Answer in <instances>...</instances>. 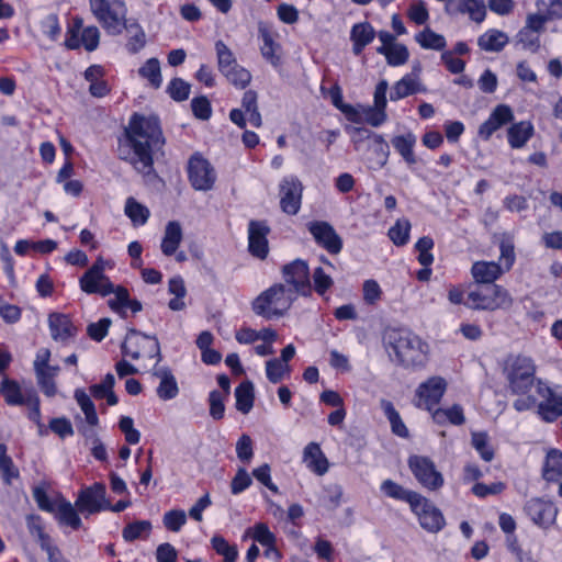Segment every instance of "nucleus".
<instances>
[{"label": "nucleus", "instance_id": "obj_1", "mask_svg": "<svg viewBox=\"0 0 562 562\" xmlns=\"http://www.w3.org/2000/svg\"><path fill=\"white\" fill-rule=\"evenodd\" d=\"M165 142L158 116L133 113L119 138L117 155L131 164L146 183H153L159 180L154 154L162 149Z\"/></svg>", "mask_w": 562, "mask_h": 562}, {"label": "nucleus", "instance_id": "obj_2", "mask_svg": "<svg viewBox=\"0 0 562 562\" xmlns=\"http://www.w3.org/2000/svg\"><path fill=\"white\" fill-rule=\"evenodd\" d=\"M382 340L390 359L398 366L417 368L427 361V342L409 329L386 328Z\"/></svg>", "mask_w": 562, "mask_h": 562}, {"label": "nucleus", "instance_id": "obj_3", "mask_svg": "<svg viewBox=\"0 0 562 562\" xmlns=\"http://www.w3.org/2000/svg\"><path fill=\"white\" fill-rule=\"evenodd\" d=\"M296 300L295 291L285 284L276 283L261 292L252 302L256 315L266 319L283 316Z\"/></svg>", "mask_w": 562, "mask_h": 562}, {"label": "nucleus", "instance_id": "obj_4", "mask_svg": "<svg viewBox=\"0 0 562 562\" xmlns=\"http://www.w3.org/2000/svg\"><path fill=\"white\" fill-rule=\"evenodd\" d=\"M92 14L109 35H120L127 26V8L122 0H89Z\"/></svg>", "mask_w": 562, "mask_h": 562}, {"label": "nucleus", "instance_id": "obj_5", "mask_svg": "<svg viewBox=\"0 0 562 562\" xmlns=\"http://www.w3.org/2000/svg\"><path fill=\"white\" fill-rule=\"evenodd\" d=\"M514 299L509 292L501 285L494 284L491 288H476L471 290L464 300V304L473 310H509Z\"/></svg>", "mask_w": 562, "mask_h": 562}, {"label": "nucleus", "instance_id": "obj_6", "mask_svg": "<svg viewBox=\"0 0 562 562\" xmlns=\"http://www.w3.org/2000/svg\"><path fill=\"white\" fill-rule=\"evenodd\" d=\"M536 366L531 358L516 356L508 360L505 374L509 390L514 394H526L535 381Z\"/></svg>", "mask_w": 562, "mask_h": 562}, {"label": "nucleus", "instance_id": "obj_7", "mask_svg": "<svg viewBox=\"0 0 562 562\" xmlns=\"http://www.w3.org/2000/svg\"><path fill=\"white\" fill-rule=\"evenodd\" d=\"M106 268L112 269L113 262L99 257L79 279L81 291L87 294H100L101 296L112 294L114 284L104 274Z\"/></svg>", "mask_w": 562, "mask_h": 562}, {"label": "nucleus", "instance_id": "obj_8", "mask_svg": "<svg viewBox=\"0 0 562 562\" xmlns=\"http://www.w3.org/2000/svg\"><path fill=\"white\" fill-rule=\"evenodd\" d=\"M220 72L235 87L245 88L251 80L250 72L239 66L231 48L223 42L215 43Z\"/></svg>", "mask_w": 562, "mask_h": 562}, {"label": "nucleus", "instance_id": "obj_9", "mask_svg": "<svg viewBox=\"0 0 562 562\" xmlns=\"http://www.w3.org/2000/svg\"><path fill=\"white\" fill-rule=\"evenodd\" d=\"M515 261L514 247L502 244L499 262L477 261L473 263L471 272L479 283H492L505 271H508Z\"/></svg>", "mask_w": 562, "mask_h": 562}, {"label": "nucleus", "instance_id": "obj_10", "mask_svg": "<svg viewBox=\"0 0 562 562\" xmlns=\"http://www.w3.org/2000/svg\"><path fill=\"white\" fill-rule=\"evenodd\" d=\"M407 464L417 482L428 491H437L443 485V476L430 458L413 454Z\"/></svg>", "mask_w": 562, "mask_h": 562}, {"label": "nucleus", "instance_id": "obj_11", "mask_svg": "<svg viewBox=\"0 0 562 562\" xmlns=\"http://www.w3.org/2000/svg\"><path fill=\"white\" fill-rule=\"evenodd\" d=\"M409 507L416 515L420 527L426 531L436 533L445 527L446 521L441 510L422 494L412 502Z\"/></svg>", "mask_w": 562, "mask_h": 562}, {"label": "nucleus", "instance_id": "obj_12", "mask_svg": "<svg viewBox=\"0 0 562 562\" xmlns=\"http://www.w3.org/2000/svg\"><path fill=\"white\" fill-rule=\"evenodd\" d=\"M282 277L286 284L291 285V289L295 291V295H311L312 285L307 261L297 258L284 265L282 268Z\"/></svg>", "mask_w": 562, "mask_h": 562}, {"label": "nucleus", "instance_id": "obj_13", "mask_svg": "<svg viewBox=\"0 0 562 562\" xmlns=\"http://www.w3.org/2000/svg\"><path fill=\"white\" fill-rule=\"evenodd\" d=\"M75 506L78 512L87 515L103 512L109 507L106 487L103 483L95 482L80 491Z\"/></svg>", "mask_w": 562, "mask_h": 562}, {"label": "nucleus", "instance_id": "obj_14", "mask_svg": "<svg viewBox=\"0 0 562 562\" xmlns=\"http://www.w3.org/2000/svg\"><path fill=\"white\" fill-rule=\"evenodd\" d=\"M188 177L191 186L198 191L213 188L216 176L211 164L201 155H193L188 164Z\"/></svg>", "mask_w": 562, "mask_h": 562}, {"label": "nucleus", "instance_id": "obj_15", "mask_svg": "<svg viewBox=\"0 0 562 562\" xmlns=\"http://www.w3.org/2000/svg\"><path fill=\"white\" fill-rule=\"evenodd\" d=\"M279 191L282 212L296 215L302 204V182L295 176H286L280 181Z\"/></svg>", "mask_w": 562, "mask_h": 562}, {"label": "nucleus", "instance_id": "obj_16", "mask_svg": "<svg viewBox=\"0 0 562 562\" xmlns=\"http://www.w3.org/2000/svg\"><path fill=\"white\" fill-rule=\"evenodd\" d=\"M307 229L315 243L330 255L341 251L344 243L331 224L325 221H313L307 224Z\"/></svg>", "mask_w": 562, "mask_h": 562}, {"label": "nucleus", "instance_id": "obj_17", "mask_svg": "<svg viewBox=\"0 0 562 562\" xmlns=\"http://www.w3.org/2000/svg\"><path fill=\"white\" fill-rule=\"evenodd\" d=\"M447 389L445 379L431 376L419 384L416 390L415 405L429 412L437 406Z\"/></svg>", "mask_w": 562, "mask_h": 562}, {"label": "nucleus", "instance_id": "obj_18", "mask_svg": "<svg viewBox=\"0 0 562 562\" xmlns=\"http://www.w3.org/2000/svg\"><path fill=\"white\" fill-rule=\"evenodd\" d=\"M270 227L265 221H250L248 224V250L258 259H266L269 254L268 235Z\"/></svg>", "mask_w": 562, "mask_h": 562}, {"label": "nucleus", "instance_id": "obj_19", "mask_svg": "<svg viewBox=\"0 0 562 562\" xmlns=\"http://www.w3.org/2000/svg\"><path fill=\"white\" fill-rule=\"evenodd\" d=\"M537 392L543 397L538 405V414L546 422H553L562 415V395L554 393L548 385L539 381Z\"/></svg>", "mask_w": 562, "mask_h": 562}, {"label": "nucleus", "instance_id": "obj_20", "mask_svg": "<svg viewBox=\"0 0 562 562\" xmlns=\"http://www.w3.org/2000/svg\"><path fill=\"white\" fill-rule=\"evenodd\" d=\"M525 510L537 526L548 529L555 522L558 509L541 498H531L525 505Z\"/></svg>", "mask_w": 562, "mask_h": 562}, {"label": "nucleus", "instance_id": "obj_21", "mask_svg": "<svg viewBox=\"0 0 562 562\" xmlns=\"http://www.w3.org/2000/svg\"><path fill=\"white\" fill-rule=\"evenodd\" d=\"M420 66L415 65L411 74L396 81L390 92V100L397 101L416 92H425L426 88L419 82Z\"/></svg>", "mask_w": 562, "mask_h": 562}, {"label": "nucleus", "instance_id": "obj_22", "mask_svg": "<svg viewBox=\"0 0 562 562\" xmlns=\"http://www.w3.org/2000/svg\"><path fill=\"white\" fill-rule=\"evenodd\" d=\"M151 374L159 379V385L156 389V393L160 400L170 401L178 396V382L169 367H158L155 364Z\"/></svg>", "mask_w": 562, "mask_h": 562}, {"label": "nucleus", "instance_id": "obj_23", "mask_svg": "<svg viewBox=\"0 0 562 562\" xmlns=\"http://www.w3.org/2000/svg\"><path fill=\"white\" fill-rule=\"evenodd\" d=\"M31 392H36L32 385L22 387L15 380L9 378L2 379L0 384V394L10 406L25 405Z\"/></svg>", "mask_w": 562, "mask_h": 562}, {"label": "nucleus", "instance_id": "obj_24", "mask_svg": "<svg viewBox=\"0 0 562 562\" xmlns=\"http://www.w3.org/2000/svg\"><path fill=\"white\" fill-rule=\"evenodd\" d=\"M48 327L50 336L55 341L66 342L77 334L76 326L66 314H49Z\"/></svg>", "mask_w": 562, "mask_h": 562}, {"label": "nucleus", "instance_id": "obj_25", "mask_svg": "<svg viewBox=\"0 0 562 562\" xmlns=\"http://www.w3.org/2000/svg\"><path fill=\"white\" fill-rule=\"evenodd\" d=\"M514 119L513 110L505 104L497 105L488 119L480 126V135L488 139L494 132Z\"/></svg>", "mask_w": 562, "mask_h": 562}, {"label": "nucleus", "instance_id": "obj_26", "mask_svg": "<svg viewBox=\"0 0 562 562\" xmlns=\"http://www.w3.org/2000/svg\"><path fill=\"white\" fill-rule=\"evenodd\" d=\"M376 33L369 22L364 21L353 24L350 30L353 55H361L363 49L373 42Z\"/></svg>", "mask_w": 562, "mask_h": 562}, {"label": "nucleus", "instance_id": "obj_27", "mask_svg": "<svg viewBox=\"0 0 562 562\" xmlns=\"http://www.w3.org/2000/svg\"><path fill=\"white\" fill-rule=\"evenodd\" d=\"M303 462L306 468L317 475H324L329 463L317 442H310L303 450Z\"/></svg>", "mask_w": 562, "mask_h": 562}, {"label": "nucleus", "instance_id": "obj_28", "mask_svg": "<svg viewBox=\"0 0 562 562\" xmlns=\"http://www.w3.org/2000/svg\"><path fill=\"white\" fill-rule=\"evenodd\" d=\"M533 135L535 127L530 121H520L507 128V140L513 149L525 147Z\"/></svg>", "mask_w": 562, "mask_h": 562}, {"label": "nucleus", "instance_id": "obj_29", "mask_svg": "<svg viewBox=\"0 0 562 562\" xmlns=\"http://www.w3.org/2000/svg\"><path fill=\"white\" fill-rule=\"evenodd\" d=\"M182 239L183 232L181 224L178 221L168 222L160 244L161 252L167 257L173 256Z\"/></svg>", "mask_w": 562, "mask_h": 562}, {"label": "nucleus", "instance_id": "obj_30", "mask_svg": "<svg viewBox=\"0 0 562 562\" xmlns=\"http://www.w3.org/2000/svg\"><path fill=\"white\" fill-rule=\"evenodd\" d=\"M328 95L331 100L333 105L336 109H338L341 113H344L349 122L356 124H360L362 122V115L359 109L352 104L344 102L342 90L339 85H334L328 90Z\"/></svg>", "mask_w": 562, "mask_h": 562}, {"label": "nucleus", "instance_id": "obj_31", "mask_svg": "<svg viewBox=\"0 0 562 562\" xmlns=\"http://www.w3.org/2000/svg\"><path fill=\"white\" fill-rule=\"evenodd\" d=\"M416 142V135L412 132H407L406 134L402 135H396L391 139V144L394 147V149L402 156L404 161L409 166L415 165L417 162V158L414 153Z\"/></svg>", "mask_w": 562, "mask_h": 562}, {"label": "nucleus", "instance_id": "obj_32", "mask_svg": "<svg viewBox=\"0 0 562 562\" xmlns=\"http://www.w3.org/2000/svg\"><path fill=\"white\" fill-rule=\"evenodd\" d=\"M146 334L130 328L127 334L121 344V352L124 357H130L133 360H137L142 357V347L145 344Z\"/></svg>", "mask_w": 562, "mask_h": 562}, {"label": "nucleus", "instance_id": "obj_33", "mask_svg": "<svg viewBox=\"0 0 562 562\" xmlns=\"http://www.w3.org/2000/svg\"><path fill=\"white\" fill-rule=\"evenodd\" d=\"M380 407L390 423L392 432L400 438H408L409 431L393 403L389 400L382 398L380 400Z\"/></svg>", "mask_w": 562, "mask_h": 562}, {"label": "nucleus", "instance_id": "obj_34", "mask_svg": "<svg viewBox=\"0 0 562 562\" xmlns=\"http://www.w3.org/2000/svg\"><path fill=\"white\" fill-rule=\"evenodd\" d=\"M509 42L508 35L499 30L491 29L477 38V45L482 50L497 53Z\"/></svg>", "mask_w": 562, "mask_h": 562}, {"label": "nucleus", "instance_id": "obj_35", "mask_svg": "<svg viewBox=\"0 0 562 562\" xmlns=\"http://www.w3.org/2000/svg\"><path fill=\"white\" fill-rule=\"evenodd\" d=\"M37 385L42 390V392L48 396L52 397L56 394L57 389L55 384V376L59 372L58 366H47L42 369L34 370Z\"/></svg>", "mask_w": 562, "mask_h": 562}, {"label": "nucleus", "instance_id": "obj_36", "mask_svg": "<svg viewBox=\"0 0 562 562\" xmlns=\"http://www.w3.org/2000/svg\"><path fill=\"white\" fill-rule=\"evenodd\" d=\"M542 477L548 482H557L562 479V452L552 449L547 453Z\"/></svg>", "mask_w": 562, "mask_h": 562}, {"label": "nucleus", "instance_id": "obj_37", "mask_svg": "<svg viewBox=\"0 0 562 562\" xmlns=\"http://www.w3.org/2000/svg\"><path fill=\"white\" fill-rule=\"evenodd\" d=\"M380 488L385 496L393 499L406 502L409 504V506L412 505V502H414L416 497L419 495V493L417 492L404 488L402 485H400L398 483L394 482L391 479L384 480L381 483Z\"/></svg>", "mask_w": 562, "mask_h": 562}, {"label": "nucleus", "instance_id": "obj_38", "mask_svg": "<svg viewBox=\"0 0 562 562\" xmlns=\"http://www.w3.org/2000/svg\"><path fill=\"white\" fill-rule=\"evenodd\" d=\"M471 447L485 462H491L495 457V449L492 446L490 436L486 431H472Z\"/></svg>", "mask_w": 562, "mask_h": 562}, {"label": "nucleus", "instance_id": "obj_39", "mask_svg": "<svg viewBox=\"0 0 562 562\" xmlns=\"http://www.w3.org/2000/svg\"><path fill=\"white\" fill-rule=\"evenodd\" d=\"M376 53L383 55L392 67L402 66L407 63L409 53L404 44L396 43L393 46H380Z\"/></svg>", "mask_w": 562, "mask_h": 562}, {"label": "nucleus", "instance_id": "obj_40", "mask_svg": "<svg viewBox=\"0 0 562 562\" xmlns=\"http://www.w3.org/2000/svg\"><path fill=\"white\" fill-rule=\"evenodd\" d=\"M236 409L243 414H248L254 406V385L250 381L241 382L235 389Z\"/></svg>", "mask_w": 562, "mask_h": 562}, {"label": "nucleus", "instance_id": "obj_41", "mask_svg": "<svg viewBox=\"0 0 562 562\" xmlns=\"http://www.w3.org/2000/svg\"><path fill=\"white\" fill-rule=\"evenodd\" d=\"M412 224L407 218H398L393 226L389 228L387 236L390 240L397 247L408 244Z\"/></svg>", "mask_w": 562, "mask_h": 562}, {"label": "nucleus", "instance_id": "obj_42", "mask_svg": "<svg viewBox=\"0 0 562 562\" xmlns=\"http://www.w3.org/2000/svg\"><path fill=\"white\" fill-rule=\"evenodd\" d=\"M241 108L249 115V122L255 127L262 125V117L258 110V95L254 90H247L241 98Z\"/></svg>", "mask_w": 562, "mask_h": 562}, {"label": "nucleus", "instance_id": "obj_43", "mask_svg": "<svg viewBox=\"0 0 562 562\" xmlns=\"http://www.w3.org/2000/svg\"><path fill=\"white\" fill-rule=\"evenodd\" d=\"M168 291L170 294L175 295L168 303L169 308L171 311H182L186 307L183 299L187 295L183 279L179 276L171 278L168 282Z\"/></svg>", "mask_w": 562, "mask_h": 562}, {"label": "nucleus", "instance_id": "obj_44", "mask_svg": "<svg viewBox=\"0 0 562 562\" xmlns=\"http://www.w3.org/2000/svg\"><path fill=\"white\" fill-rule=\"evenodd\" d=\"M75 507L70 502L61 501L57 507V519L60 524L77 530L81 527L82 521Z\"/></svg>", "mask_w": 562, "mask_h": 562}, {"label": "nucleus", "instance_id": "obj_45", "mask_svg": "<svg viewBox=\"0 0 562 562\" xmlns=\"http://www.w3.org/2000/svg\"><path fill=\"white\" fill-rule=\"evenodd\" d=\"M74 396L85 414L86 422L92 427L97 426L99 424V417L90 396L82 389H77Z\"/></svg>", "mask_w": 562, "mask_h": 562}, {"label": "nucleus", "instance_id": "obj_46", "mask_svg": "<svg viewBox=\"0 0 562 562\" xmlns=\"http://www.w3.org/2000/svg\"><path fill=\"white\" fill-rule=\"evenodd\" d=\"M138 75L147 79L151 87L158 89L162 83L160 63L158 58L151 57L138 69Z\"/></svg>", "mask_w": 562, "mask_h": 562}, {"label": "nucleus", "instance_id": "obj_47", "mask_svg": "<svg viewBox=\"0 0 562 562\" xmlns=\"http://www.w3.org/2000/svg\"><path fill=\"white\" fill-rule=\"evenodd\" d=\"M262 46L260 48L262 57L274 68L281 66L280 45L274 43L272 36L268 32L261 34Z\"/></svg>", "mask_w": 562, "mask_h": 562}, {"label": "nucleus", "instance_id": "obj_48", "mask_svg": "<svg viewBox=\"0 0 562 562\" xmlns=\"http://www.w3.org/2000/svg\"><path fill=\"white\" fill-rule=\"evenodd\" d=\"M125 214L134 225H144L150 215L149 210L130 196L125 202Z\"/></svg>", "mask_w": 562, "mask_h": 562}, {"label": "nucleus", "instance_id": "obj_49", "mask_svg": "<svg viewBox=\"0 0 562 562\" xmlns=\"http://www.w3.org/2000/svg\"><path fill=\"white\" fill-rule=\"evenodd\" d=\"M415 41L425 49L440 50L446 46V40L442 35L435 33L429 27L415 35Z\"/></svg>", "mask_w": 562, "mask_h": 562}, {"label": "nucleus", "instance_id": "obj_50", "mask_svg": "<svg viewBox=\"0 0 562 562\" xmlns=\"http://www.w3.org/2000/svg\"><path fill=\"white\" fill-rule=\"evenodd\" d=\"M151 531L149 520H136L127 524L122 530V537L126 542H133L143 536H148Z\"/></svg>", "mask_w": 562, "mask_h": 562}, {"label": "nucleus", "instance_id": "obj_51", "mask_svg": "<svg viewBox=\"0 0 562 562\" xmlns=\"http://www.w3.org/2000/svg\"><path fill=\"white\" fill-rule=\"evenodd\" d=\"M124 30L128 32L135 31V33L128 38L126 44V48L131 54H136L145 47L146 34L138 22L133 21L130 23L127 21V26L124 27Z\"/></svg>", "mask_w": 562, "mask_h": 562}, {"label": "nucleus", "instance_id": "obj_52", "mask_svg": "<svg viewBox=\"0 0 562 562\" xmlns=\"http://www.w3.org/2000/svg\"><path fill=\"white\" fill-rule=\"evenodd\" d=\"M459 11L467 13L476 23L483 22L486 15V7L483 0H463L459 3Z\"/></svg>", "mask_w": 562, "mask_h": 562}, {"label": "nucleus", "instance_id": "obj_53", "mask_svg": "<svg viewBox=\"0 0 562 562\" xmlns=\"http://www.w3.org/2000/svg\"><path fill=\"white\" fill-rule=\"evenodd\" d=\"M434 245V239L429 236H423L416 241L415 249L418 252L417 260L423 267H430L432 265L434 256L431 249Z\"/></svg>", "mask_w": 562, "mask_h": 562}, {"label": "nucleus", "instance_id": "obj_54", "mask_svg": "<svg viewBox=\"0 0 562 562\" xmlns=\"http://www.w3.org/2000/svg\"><path fill=\"white\" fill-rule=\"evenodd\" d=\"M290 373V367L280 359L274 358L266 362V375L271 383H279L285 374Z\"/></svg>", "mask_w": 562, "mask_h": 562}, {"label": "nucleus", "instance_id": "obj_55", "mask_svg": "<svg viewBox=\"0 0 562 562\" xmlns=\"http://www.w3.org/2000/svg\"><path fill=\"white\" fill-rule=\"evenodd\" d=\"M190 91L191 85L178 77L171 79L167 86V93L177 102L186 101L190 95Z\"/></svg>", "mask_w": 562, "mask_h": 562}, {"label": "nucleus", "instance_id": "obj_56", "mask_svg": "<svg viewBox=\"0 0 562 562\" xmlns=\"http://www.w3.org/2000/svg\"><path fill=\"white\" fill-rule=\"evenodd\" d=\"M361 115L362 122L368 123L373 127L381 126L387 119L385 113V109L379 106H359L358 108Z\"/></svg>", "mask_w": 562, "mask_h": 562}, {"label": "nucleus", "instance_id": "obj_57", "mask_svg": "<svg viewBox=\"0 0 562 562\" xmlns=\"http://www.w3.org/2000/svg\"><path fill=\"white\" fill-rule=\"evenodd\" d=\"M213 549L217 554L224 558V562H235L238 551L235 546H231L222 536H214L211 539Z\"/></svg>", "mask_w": 562, "mask_h": 562}, {"label": "nucleus", "instance_id": "obj_58", "mask_svg": "<svg viewBox=\"0 0 562 562\" xmlns=\"http://www.w3.org/2000/svg\"><path fill=\"white\" fill-rule=\"evenodd\" d=\"M372 146H373V153L376 157L375 168L381 169L386 165V162L389 160L390 146L386 143V140L384 139L383 135H381V134L373 135Z\"/></svg>", "mask_w": 562, "mask_h": 562}, {"label": "nucleus", "instance_id": "obj_59", "mask_svg": "<svg viewBox=\"0 0 562 562\" xmlns=\"http://www.w3.org/2000/svg\"><path fill=\"white\" fill-rule=\"evenodd\" d=\"M26 526L29 532L36 537L40 543L41 549L43 546L48 544L50 541V537L44 531V527L42 525V519L37 515H29L26 517Z\"/></svg>", "mask_w": 562, "mask_h": 562}, {"label": "nucleus", "instance_id": "obj_60", "mask_svg": "<svg viewBox=\"0 0 562 562\" xmlns=\"http://www.w3.org/2000/svg\"><path fill=\"white\" fill-rule=\"evenodd\" d=\"M80 47L83 46L87 52H93L98 48L100 43V31L97 26L90 25L79 34Z\"/></svg>", "mask_w": 562, "mask_h": 562}, {"label": "nucleus", "instance_id": "obj_61", "mask_svg": "<svg viewBox=\"0 0 562 562\" xmlns=\"http://www.w3.org/2000/svg\"><path fill=\"white\" fill-rule=\"evenodd\" d=\"M312 278L314 290L318 295H324L334 285L333 278L322 267L314 269Z\"/></svg>", "mask_w": 562, "mask_h": 562}, {"label": "nucleus", "instance_id": "obj_62", "mask_svg": "<svg viewBox=\"0 0 562 562\" xmlns=\"http://www.w3.org/2000/svg\"><path fill=\"white\" fill-rule=\"evenodd\" d=\"M113 299L109 300V306L113 312L120 313L123 317H126L125 305L128 302L130 293L128 290L124 286H114Z\"/></svg>", "mask_w": 562, "mask_h": 562}, {"label": "nucleus", "instance_id": "obj_63", "mask_svg": "<svg viewBox=\"0 0 562 562\" xmlns=\"http://www.w3.org/2000/svg\"><path fill=\"white\" fill-rule=\"evenodd\" d=\"M251 537L261 546L269 547L270 550L273 549V543H276V536L270 531L266 524H256L252 528Z\"/></svg>", "mask_w": 562, "mask_h": 562}, {"label": "nucleus", "instance_id": "obj_64", "mask_svg": "<svg viewBox=\"0 0 562 562\" xmlns=\"http://www.w3.org/2000/svg\"><path fill=\"white\" fill-rule=\"evenodd\" d=\"M187 522V515L182 509H172L164 515L165 527L173 532L180 531V529Z\"/></svg>", "mask_w": 562, "mask_h": 562}]
</instances>
